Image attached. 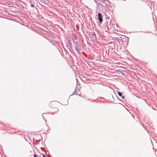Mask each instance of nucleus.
Returning a JSON list of instances; mask_svg holds the SVG:
<instances>
[{
  "instance_id": "nucleus-1",
  "label": "nucleus",
  "mask_w": 157,
  "mask_h": 157,
  "mask_svg": "<svg viewBox=\"0 0 157 157\" xmlns=\"http://www.w3.org/2000/svg\"><path fill=\"white\" fill-rule=\"evenodd\" d=\"M98 19L100 22H102L103 21L102 18L101 17V14L100 13H98Z\"/></svg>"
},
{
  "instance_id": "nucleus-2",
  "label": "nucleus",
  "mask_w": 157,
  "mask_h": 157,
  "mask_svg": "<svg viewBox=\"0 0 157 157\" xmlns=\"http://www.w3.org/2000/svg\"><path fill=\"white\" fill-rule=\"evenodd\" d=\"M49 33H47V34H44V36H43L44 37H45L46 39L48 40L49 39V35H48Z\"/></svg>"
},
{
  "instance_id": "nucleus-3",
  "label": "nucleus",
  "mask_w": 157,
  "mask_h": 157,
  "mask_svg": "<svg viewBox=\"0 0 157 157\" xmlns=\"http://www.w3.org/2000/svg\"><path fill=\"white\" fill-rule=\"evenodd\" d=\"M118 94L120 96H122V93L120 92H118Z\"/></svg>"
},
{
  "instance_id": "nucleus-4",
  "label": "nucleus",
  "mask_w": 157,
  "mask_h": 157,
  "mask_svg": "<svg viewBox=\"0 0 157 157\" xmlns=\"http://www.w3.org/2000/svg\"><path fill=\"white\" fill-rule=\"evenodd\" d=\"M46 114L45 113H43L42 115V116L43 117V118L44 119V115H46Z\"/></svg>"
},
{
  "instance_id": "nucleus-5",
  "label": "nucleus",
  "mask_w": 157,
  "mask_h": 157,
  "mask_svg": "<svg viewBox=\"0 0 157 157\" xmlns=\"http://www.w3.org/2000/svg\"><path fill=\"white\" fill-rule=\"evenodd\" d=\"M31 6L32 7H34V5L33 4H31Z\"/></svg>"
},
{
  "instance_id": "nucleus-6",
  "label": "nucleus",
  "mask_w": 157,
  "mask_h": 157,
  "mask_svg": "<svg viewBox=\"0 0 157 157\" xmlns=\"http://www.w3.org/2000/svg\"><path fill=\"white\" fill-rule=\"evenodd\" d=\"M34 157H38L36 154H34Z\"/></svg>"
},
{
  "instance_id": "nucleus-7",
  "label": "nucleus",
  "mask_w": 157,
  "mask_h": 157,
  "mask_svg": "<svg viewBox=\"0 0 157 157\" xmlns=\"http://www.w3.org/2000/svg\"><path fill=\"white\" fill-rule=\"evenodd\" d=\"M122 98H123V99H124V96H122Z\"/></svg>"
},
{
  "instance_id": "nucleus-8",
  "label": "nucleus",
  "mask_w": 157,
  "mask_h": 157,
  "mask_svg": "<svg viewBox=\"0 0 157 157\" xmlns=\"http://www.w3.org/2000/svg\"><path fill=\"white\" fill-rule=\"evenodd\" d=\"M45 4L47 6H49L48 4H47L45 3Z\"/></svg>"
}]
</instances>
